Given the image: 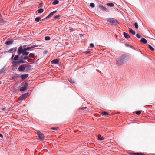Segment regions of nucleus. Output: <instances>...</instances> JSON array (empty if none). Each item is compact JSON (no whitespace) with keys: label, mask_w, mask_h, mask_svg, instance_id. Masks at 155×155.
<instances>
[{"label":"nucleus","mask_w":155,"mask_h":155,"mask_svg":"<svg viewBox=\"0 0 155 155\" xmlns=\"http://www.w3.org/2000/svg\"><path fill=\"white\" fill-rule=\"evenodd\" d=\"M18 58H19L18 56V55H15V57L14 58V60H18Z\"/></svg>","instance_id":"obj_26"},{"label":"nucleus","mask_w":155,"mask_h":155,"mask_svg":"<svg viewBox=\"0 0 155 155\" xmlns=\"http://www.w3.org/2000/svg\"><path fill=\"white\" fill-rule=\"evenodd\" d=\"M23 51L22 46L21 45L20 46L18 49V54L19 55L22 53H23Z\"/></svg>","instance_id":"obj_7"},{"label":"nucleus","mask_w":155,"mask_h":155,"mask_svg":"<svg viewBox=\"0 0 155 155\" xmlns=\"http://www.w3.org/2000/svg\"><path fill=\"white\" fill-rule=\"evenodd\" d=\"M90 52V51H87L85 52L87 54H88Z\"/></svg>","instance_id":"obj_51"},{"label":"nucleus","mask_w":155,"mask_h":155,"mask_svg":"<svg viewBox=\"0 0 155 155\" xmlns=\"http://www.w3.org/2000/svg\"><path fill=\"white\" fill-rule=\"evenodd\" d=\"M31 66L29 65H21L19 66L18 69L20 71H24L25 69V67H30Z\"/></svg>","instance_id":"obj_3"},{"label":"nucleus","mask_w":155,"mask_h":155,"mask_svg":"<svg viewBox=\"0 0 155 155\" xmlns=\"http://www.w3.org/2000/svg\"><path fill=\"white\" fill-rule=\"evenodd\" d=\"M29 57L27 56H24L23 57V59L24 60H26V59H27Z\"/></svg>","instance_id":"obj_36"},{"label":"nucleus","mask_w":155,"mask_h":155,"mask_svg":"<svg viewBox=\"0 0 155 155\" xmlns=\"http://www.w3.org/2000/svg\"><path fill=\"white\" fill-rule=\"evenodd\" d=\"M13 43L12 40L7 41L5 42V44L7 45H10Z\"/></svg>","instance_id":"obj_13"},{"label":"nucleus","mask_w":155,"mask_h":155,"mask_svg":"<svg viewBox=\"0 0 155 155\" xmlns=\"http://www.w3.org/2000/svg\"><path fill=\"white\" fill-rule=\"evenodd\" d=\"M14 50V48H12L9 50V51H12Z\"/></svg>","instance_id":"obj_47"},{"label":"nucleus","mask_w":155,"mask_h":155,"mask_svg":"<svg viewBox=\"0 0 155 155\" xmlns=\"http://www.w3.org/2000/svg\"><path fill=\"white\" fill-rule=\"evenodd\" d=\"M69 81H70V82H71V83H73L74 82V81L72 80H71V79L69 80Z\"/></svg>","instance_id":"obj_39"},{"label":"nucleus","mask_w":155,"mask_h":155,"mask_svg":"<svg viewBox=\"0 0 155 155\" xmlns=\"http://www.w3.org/2000/svg\"><path fill=\"white\" fill-rule=\"evenodd\" d=\"M0 137L1 138L3 137V136L0 133Z\"/></svg>","instance_id":"obj_50"},{"label":"nucleus","mask_w":155,"mask_h":155,"mask_svg":"<svg viewBox=\"0 0 155 155\" xmlns=\"http://www.w3.org/2000/svg\"><path fill=\"white\" fill-rule=\"evenodd\" d=\"M39 5H40V6H41V5H42V4H41V3H40V4H39Z\"/></svg>","instance_id":"obj_54"},{"label":"nucleus","mask_w":155,"mask_h":155,"mask_svg":"<svg viewBox=\"0 0 155 155\" xmlns=\"http://www.w3.org/2000/svg\"><path fill=\"white\" fill-rule=\"evenodd\" d=\"M101 114L103 115H109V114L106 111H102Z\"/></svg>","instance_id":"obj_18"},{"label":"nucleus","mask_w":155,"mask_h":155,"mask_svg":"<svg viewBox=\"0 0 155 155\" xmlns=\"http://www.w3.org/2000/svg\"><path fill=\"white\" fill-rule=\"evenodd\" d=\"M135 153H130V154H133V155H135Z\"/></svg>","instance_id":"obj_53"},{"label":"nucleus","mask_w":155,"mask_h":155,"mask_svg":"<svg viewBox=\"0 0 155 155\" xmlns=\"http://www.w3.org/2000/svg\"><path fill=\"white\" fill-rule=\"evenodd\" d=\"M107 5L110 7H113L114 6V4L112 3L107 4Z\"/></svg>","instance_id":"obj_27"},{"label":"nucleus","mask_w":155,"mask_h":155,"mask_svg":"<svg viewBox=\"0 0 155 155\" xmlns=\"http://www.w3.org/2000/svg\"><path fill=\"white\" fill-rule=\"evenodd\" d=\"M135 155H140V153H135Z\"/></svg>","instance_id":"obj_49"},{"label":"nucleus","mask_w":155,"mask_h":155,"mask_svg":"<svg viewBox=\"0 0 155 155\" xmlns=\"http://www.w3.org/2000/svg\"><path fill=\"white\" fill-rule=\"evenodd\" d=\"M13 63L14 64V65H16V64H17L18 63L19 64V62H13Z\"/></svg>","instance_id":"obj_42"},{"label":"nucleus","mask_w":155,"mask_h":155,"mask_svg":"<svg viewBox=\"0 0 155 155\" xmlns=\"http://www.w3.org/2000/svg\"><path fill=\"white\" fill-rule=\"evenodd\" d=\"M40 18L39 17H37L35 18V21L36 22H38L40 21Z\"/></svg>","instance_id":"obj_21"},{"label":"nucleus","mask_w":155,"mask_h":155,"mask_svg":"<svg viewBox=\"0 0 155 155\" xmlns=\"http://www.w3.org/2000/svg\"><path fill=\"white\" fill-rule=\"evenodd\" d=\"M4 72V69L3 68L2 69L0 70V74Z\"/></svg>","instance_id":"obj_41"},{"label":"nucleus","mask_w":155,"mask_h":155,"mask_svg":"<svg viewBox=\"0 0 155 155\" xmlns=\"http://www.w3.org/2000/svg\"><path fill=\"white\" fill-rule=\"evenodd\" d=\"M123 35L127 39L130 38L129 35L125 32L123 33Z\"/></svg>","instance_id":"obj_12"},{"label":"nucleus","mask_w":155,"mask_h":155,"mask_svg":"<svg viewBox=\"0 0 155 155\" xmlns=\"http://www.w3.org/2000/svg\"><path fill=\"white\" fill-rule=\"evenodd\" d=\"M57 12L56 11H54L52 12H51L45 18H49L51 16H52L55 13Z\"/></svg>","instance_id":"obj_9"},{"label":"nucleus","mask_w":155,"mask_h":155,"mask_svg":"<svg viewBox=\"0 0 155 155\" xmlns=\"http://www.w3.org/2000/svg\"><path fill=\"white\" fill-rule=\"evenodd\" d=\"M29 53L28 52H24L22 54L23 56H26Z\"/></svg>","instance_id":"obj_28"},{"label":"nucleus","mask_w":155,"mask_h":155,"mask_svg":"<svg viewBox=\"0 0 155 155\" xmlns=\"http://www.w3.org/2000/svg\"><path fill=\"white\" fill-rule=\"evenodd\" d=\"M90 6L92 8H94L95 6V5L94 3H91L90 4Z\"/></svg>","instance_id":"obj_32"},{"label":"nucleus","mask_w":155,"mask_h":155,"mask_svg":"<svg viewBox=\"0 0 155 155\" xmlns=\"http://www.w3.org/2000/svg\"><path fill=\"white\" fill-rule=\"evenodd\" d=\"M20 76V74H15L14 75L11 77V78L10 79L13 80L15 81H16L17 78H19Z\"/></svg>","instance_id":"obj_5"},{"label":"nucleus","mask_w":155,"mask_h":155,"mask_svg":"<svg viewBox=\"0 0 155 155\" xmlns=\"http://www.w3.org/2000/svg\"><path fill=\"white\" fill-rule=\"evenodd\" d=\"M86 108H87V107H83L81 108V110H84V109H85Z\"/></svg>","instance_id":"obj_45"},{"label":"nucleus","mask_w":155,"mask_h":155,"mask_svg":"<svg viewBox=\"0 0 155 155\" xmlns=\"http://www.w3.org/2000/svg\"><path fill=\"white\" fill-rule=\"evenodd\" d=\"M61 15L60 14H58L57 15H55L54 16V18L55 19H59V18L61 16Z\"/></svg>","instance_id":"obj_17"},{"label":"nucleus","mask_w":155,"mask_h":155,"mask_svg":"<svg viewBox=\"0 0 155 155\" xmlns=\"http://www.w3.org/2000/svg\"><path fill=\"white\" fill-rule=\"evenodd\" d=\"M59 62V59H55L54 60H52L51 62V63L52 64H57Z\"/></svg>","instance_id":"obj_11"},{"label":"nucleus","mask_w":155,"mask_h":155,"mask_svg":"<svg viewBox=\"0 0 155 155\" xmlns=\"http://www.w3.org/2000/svg\"><path fill=\"white\" fill-rule=\"evenodd\" d=\"M29 88L28 87V83L27 82L25 83L24 86L21 87L20 89V91H21L26 90Z\"/></svg>","instance_id":"obj_4"},{"label":"nucleus","mask_w":155,"mask_h":155,"mask_svg":"<svg viewBox=\"0 0 155 155\" xmlns=\"http://www.w3.org/2000/svg\"><path fill=\"white\" fill-rule=\"evenodd\" d=\"M125 56L124 55H122L120 58H118V60L117 62V64L119 65L121 64H123L125 59Z\"/></svg>","instance_id":"obj_2"},{"label":"nucleus","mask_w":155,"mask_h":155,"mask_svg":"<svg viewBox=\"0 0 155 155\" xmlns=\"http://www.w3.org/2000/svg\"><path fill=\"white\" fill-rule=\"evenodd\" d=\"M23 56H24L22 55L20 57L19 61L18 62L19 64H20V63H23L25 62V61L23 60Z\"/></svg>","instance_id":"obj_10"},{"label":"nucleus","mask_w":155,"mask_h":155,"mask_svg":"<svg viewBox=\"0 0 155 155\" xmlns=\"http://www.w3.org/2000/svg\"><path fill=\"white\" fill-rule=\"evenodd\" d=\"M100 8L104 11H106L107 10V8L105 7L102 5L100 6Z\"/></svg>","instance_id":"obj_15"},{"label":"nucleus","mask_w":155,"mask_h":155,"mask_svg":"<svg viewBox=\"0 0 155 155\" xmlns=\"http://www.w3.org/2000/svg\"><path fill=\"white\" fill-rule=\"evenodd\" d=\"M107 20L111 25H117L118 24V21L115 18H107Z\"/></svg>","instance_id":"obj_1"},{"label":"nucleus","mask_w":155,"mask_h":155,"mask_svg":"<svg viewBox=\"0 0 155 155\" xmlns=\"http://www.w3.org/2000/svg\"><path fill=\"white\" fill-rule=\"evenodd\" d=\"M98 139L100 140H102L104 139V138L102 137H101V136L100 134L98 135Z\"/></svg>","instance_id":"obj_24"},{"label":"nucleus","mask_w":155,"mask_h":155,"mask_svg":"<svg viewBox=\"0 0 155 155\" xmlns=\"http://www.w3.org/2000/svg\"><path fill=\"white\" fill-rule=\"evenodd\" d=\"M14 56V55H12V58Z\"/></svg>","instance_id":"obj_55"},{"label":"nucleus","mask_w":155,"mask_h":155,"mask_svg":"<svg viewBox=\"0 0 155 155\" xmlns=\"http://www.w3.org/2000/svg\"><path fill=\"white\" fill-rule=\"evenodd\" d=\"M148 46L149 48L152 51H153L154 50V48H153L150 45H149Z\"/></svg>","instance_id":"obj_29"},{"label":"nucleus","mask_w":155,"mask_h":155,"mask_svg":"<svg viewBox=\"0 0 155 155\" xmlns=\"http://www.w3.org/2000/svg\"><path fill=\"white\" fill-rule=\"evenodd\" d=\"M45 38L46 40H49L51 39L50 37L49 36H46L45 37Z\"/></svg>","instance_id":"obj_30"},{"label":"nucleus","mask_w":155,"mask_h":155,"mask_svg":"<svg viewBox=\"0 0 155 155\" xmlns=\"http://www.w3.org/2000/svg\"><path fill=\"white\" fill-rule=\"evenodd\" d=\"M58 128V127H53L51 128V129L54 130H57Z\"/></svg>","instance_id":"obj_35"},{"label":"nucleus","mask_w":155,"mask_h":155,"mask_svg":"<svg viewBox=\"0 0 155 155\" xmlns=\"http://www.w3.org/2000/svg\"><path fill=\"white\" fill-rule=\"evenodd\" d=\"M136 36L137 37L139 38H140V36L139 34H138V33L136 35Z\"/></svg>","instance_id":"obj_37"},{"label":"nucleus","mask_w":155,"mask_h":155,"mask_svg":"<svg viewBox=\"0 0 155 155\" xmlns=\"http://www.w3.org/2000/svg\"><path fill=\"white\" fill-rule=\"evenodd\" d=\"M59 1L57 0H54L52 4L54 5H55L58 4L59 3Z\"/></svg>","instance_id":"obj_22"},{"label":"nucleus","mask_w":155,"mask_h":155,"mask_svg":"<svg viewBox=\"0 0 155 155\" xmlns=\"http://www.w3.org/2000/svg\"><path fill=\"white\" fill-rule=\"evenodd\" d=\"M29 57H31L33 58H35V56L34 54L33 53H30L29 55Z\"/></svg>","instance_id":"obj_25"},{"label":"nucleus","mask_w":155,"mask_h":155,"mask_svg":"<svg viewBox=\"0 0 155 155\" xmlns=\"http://www.w3.org/2000/svg\"><path fill=\"white\" fill-rule=\"evenodd\" d=\"M14 51L15 52L17 50V48L16 47V48H14Z\"/></svg>","instance_id":"obj_48"},{"label":"nucleus","mask_w":155,"mask_h":155,"mask_svg":"<svg viewBox=\"0 0 155 155\" xmlns=\"http://www.w3.org/2000/svg\"><path fill=\"white\" fill-rule=\"evenodd\" d=\"M4 22V20L2 19V17L1 14L0 13V23H2Z\"/></svg>","instance_id":"obj_20"},{"label":"nucleus","mask_w":155,"mask_h":155,"mask_svg":"<svg viewBox=\"0 0 155 155\" xmlns=\"http://www.w3.org/2000/svg\"><path fill=\"white\" fill-rule=\"evenodd\" d=\"M27 48H24V49H23V52H24L25 51H27Z\"/></svg>","instance_id":"obj_46"},{"label":"nucleus","mask_w":155,"mask_h":155,"mask_svg":"<svg viewBox=\"0 0 155 155\" xmlns=\"http://www.w3.org/2000/svg\"><path fill=\"white\" fill-rule=\"evenodd\" d=\"M26 48H27V50H28L29 49L31 48V47H28Z\"/></svg>","instance_id":"obj_44"},{"label":"nucleus","mask_w":155,"mask_h":155,"mask_svg":"<svg viewBox=\"0 0 155 155\" xmlns=\"http://www.w3.org/2000/svg\"><path fill=\"white\" fill-rule=\"evenodd\" d=\"M43 9L42 8H40L38 10L37 12L39 13H41L43 12Z\"/></svg>","instance_id":"obj_23"},{"label":"nucleus","mask_w":155,"mask_h":155,"mask_svg":"<svg viewBox=\"0 0 155 155\" xmlns=\"http://www.w3.org/2000/svg\"><path fill=\"white\" fill-rule=\"evenodd\" d=\"M129 31L130 33H131L133 35H135V32L134 31H133L131 28H129Z\"/></svg>","instance_id":"obj_16"},{"label":"nucleus","mask_w":155,"mask_h":155,"mask_svg":"<svg viewBox=\"0 0 155 155\" xmlns=\"http://www.w3.org/2000/svg\"><path fill=\"white\" fill-rule=\"evenodd\" d=\"M28 94V93H25L23 95H24V96L25 97V98L26 97H28V96H29V95Z\"/></svg>","instance_id":"obj_34"},{"label":"nucleus","mask_w":155,"mask_h":155,"mask_svg":"<svg viewBox=\"0 0 155 155\" xmlns=\"http://www.w3.org/2000/svg\"><path fill=\"white\" fill-rule=\"evenodd\" d=\"M141 112L140 111H137L135 112V113L137 115H139L140 114Z\"/></svg>","instance_id":"obj_33"},{"label":"nucleus","mask_w":155,"mask_h":155,"mask_svg":"<svg viewBox=\"0 0 155 155\" xmlns=\"http://www.w3.org/2000/svg\"><path fill=\"white\" fill-rule=\"evenodd\" d=\"M1 84V82H0V84Z\"/></svg>","instance_id":"obj_57"},{"label":"nucleus","mask_w":155,"mask_h":155,"mask_svg":"<svg viewBox=\"0 0 155 155\" xmlns=\"http://www.w3.org/2000/svg\"><path fill=\"white\" fill-rule=\"evenodd\" d=\"M28 62H32V60L30 58H29L28 60Z\"/></svg>","instance_id":"obj_40"},{"label":"nucleus","mask_w":155,"mask_h":155,"mask_svg":"<svg viewBox=\"0 0 155 155\" xmlns=\"http://www.w3.org/2000/svg\"><path fill=\"white\" fill-rule=\"evenodd\" d=\"M28 74H22L20 75V77L22 80H25L28 77Z\"/></svg>","instance_id":"obj_8"},{"label":"nucleus","mask_w":155,"mask_h":155,"mask_svg":"<svg viewBox=\"0 0 155 155\" xmlns=\"http://www.w3.org/2000/svg\"><path fill=\"white\" fill-rule=\"evenodd\" d=\"M134 26L135 27V28L136 29H138V26L137 23L136 22H135L134 23Z\"/></svg>","instance_id":"obj_31"},{"label":"nucleus","mask_w":155,"mask_h":155,"mask_svg":"<svg viewBox=\"0 0 155 155\" xmlns=\"http://www.w3.org/2000/svg\"><path fill=\"white\" fill-rule=\"evenodd\" d=\"M140 41L144 44H146L147 42V40L143 38L141 39Z\"/></svg>","instance_id":"obj_14"},{"label":"nucleus","mask_w":155,"mask_h":155,"mask_svg":"<svg viewBox=\"0 0 155 155\" xmlns=\"http://www.w3.org/2000/svg\"><path fill=\"white\" fill-rule=\"evenodd\" d=\"M38 46V45H34L33 46H32L31 47V48H34L35 47H37Z\"/></svg>","instance_id":"obj_43"},{"label":"nucleus","mask_w":155,"mask_h":155,"mask_svg":"<svg viewBox=\"0 0 155 155\" xmlns=\"http://www.w3.org/2000/svg\"><path fill=\"white\" fill-rule=\"evenodd\" d=\"M98 71L99 72H100V71H98Z\"/></svg>","instance_id":"obj_56"},{"label":"nucleus","mask_w":155,"mask_h":155,"mask_svg":"<svg viewBox=\"0 0 155 155\" xmlns=\"http://www.w3.org/2000/svg\"><path fill=\"white\" fill-rule=\"evenodd\" d=\"M19 99L20 100H24L25 99V97L24 96V95H22L21 96H20L19 97Z\"/></svg>","instance_id":"obj_19"},{"label":"nucleus","mask_w":155,"mask_h":155,"mask_svg":"<svg viewBox=\"0 0 155 155\" xmlns=\"http://www.w3.org/2000/svg\"><path fill=\"white\" fill-rule=\"evenodd\" d=\"M90 47L91 48H93L94 47V45L93 43H91L90 44Z\"/></svg>","instance_id":"obj_38"},{"label":"nucleus","mask_w":155,"mask_h":155,"mask_svg":"<svg viewBox=\"0 0 155 155\" xmlns=\"http://www.w3.org/2000/svg\"><path fill=\"white\" fill-rule=\"evenodd\" d=\"M37 134L41 139L43 140L44 138V134L39 131H37Z\"/></svg>","instance_id":"obj_6"},{"label":"nucleus","mask_w":155,"mask_h":155,"mask_svg":"<svg viewBox=\"0 0 155 155\" xmlns=\"http://www.w3.org/2000/svg\"><path fill=\"white\" fill-rule=\"evenodd\" d=\"M140 155H145V154L143 153H140Z\"/></svg>","instance_id":"obj_52"}]
</instances>
